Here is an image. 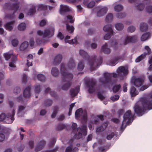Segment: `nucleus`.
Masks as SVG:
<instances>
[{
    "mask_svg": "<svg viewBox=\"0 0 152 152\" xmlns=\"http://www.w3.org/2000/svg\"><path fill=\"white\" fill-rule=\"evenodd\" d=\"M46 23V20H43L41 21L39 23V25L43 26H45Z\"/></svg>",
    "mask_w": 152,
    "mask_h": 152,
    "instance_id": "nucleus-55",
    "label": "nucleus"
},
{
    "mask_svg": "<svg viewBox=\"0 0 152 152\" xmlns=\"http://www.w3.org/2000/svg\"><path fill=\"white\" fill-rule=\"evenodd\" d=\"M115 27L117 30L121 31L124 28V25L121 23H118L115 25Z\"/></svg>",
    "mask_w": 152,
    "mask_h": 152,
    "instance_id": "nucleus-30",
    "label": "nucleus"
},
{
    "mask_svg": "<svg viewBox=\"0 0 152 152\" xmlns=\"http://www.w3.org/2000/svg\"><path fill=\"white\" fill-rule=\"evenodd\" d=\"M113 34V32L112 33H110L107 34L104 36V39L106 40L109 39L110 38L111 35Z\"/></svg>",
    "mask_w": 152,
    "mask_h": 152,
    "instance_id": "nucleus-47",
    "label": "nucleus"
},
{
    "mask_svg": "<svg viewBox=\"0 0 152 152\" xmlns=\"http://www.w3.org/2000/svg\"><path fill=\"white\" fill-rule=\"evenodd\" d=\"M9 104L10 107H12L11 109V111L10 112V113H11V112L12 111V109H14L15 110V109L14 107H13V105H14V103L13 102L11 101H9Z\"/></svg>",
    "mask_w": 152,
    "mask_h": 152,
    "instance_id": "nucleus-58",
    "label": "nucleus"
},
{
    "mask_svg": "<svg viewBox=\"0 0 152 152\" xmlns=\"http://www.w3.org/2000/svg\"><path fill=\"white\" fill-rule=\"evenodd\" d=\"M146 11L149 13L152 12V6L149 5L147 6L146 7Z\"/></svg>",
    "mask_w": 152,
    "mask_h": 152,
    "instance_id": "nucleus-44",
    "label": "nucleus"
},
{
    "mask_svg": "<svg viewBox=\"0 0 152 152\" xmlns=\"http://www.w3.org/2000/svg\"><path fill=\"white\" fill-rule=\"evenodd\" d=\"M111 45L115 49H116L118 47V43L116 40H114L112 42Z\"/></svg>",
    "mask_w": 152,
    "mask_h": 152,
    "instance_id": "nucleus-42",
    "label": "nucleus"
},
{
    "mask_svg": "<svg viewBox=\"0 0 152 152\" xmlns=\"http://www.w3.org/2000/svg\"><path fill=\"white\" fill-rule=\"evenodd\" d=\"M80 54L82 56H85L86 57H88V56L87 53L83 50H80Z\"/></svg>",
    "mask_w": 152,
    "mask_h": 152,
    "instance_id": "nucleus-43",
    "label": "nucleus"
},
{
    "mask_svg": "<svg viewBox=\"0 0 152 152\" xmlns=\"http://www.w3.org/2000/svg\"><path fill=\"white\" fill-rule=\"evenodd\" d=\"M16 57L15 56L14 60L10 63L9 65L10 67H16L15 64L16 63Z\"/></svg>",
    "mask_w": 152,
    "mask_h": 152,
    "instance_id": "nucleus-41",
    "label": "nucleus"
},
{
    "mask_svg": "<svg viewBox=\"0 0 152 152\" xmlns=\"http://www.w3.org/2000/svg\"><path fill=\"white\" fill-rule=\"evenodd\" d=\"M26 27V23H21L19 24L18 26V29L20 31H23L25 30Z\"/></svg>",
    "mask_w": 152,
    "mask_h": 152,
    "instance_id": "nucleus-19",
    "label": "nucleus"
},
{
    "mask_svg": "<svg viewBox=\"0 0 152 152\" xmlns=\"http://www.w3.org/2000/svg\"><path fill=\"white\" fill-rule=\"evenodd\" d=\"M113 18V15L112 13H110L107 14V15L106 20L107 21H108L110 20H111Z\"/></svg>",
    "mask_w": 152,
    "mask_h": 152,
    "instance_id": "nucleus-40",
    "label": "nucleus"
},
{
    "mask_svg": "<svg viewBox=\"0 0 152 152\" xmlns=\"http://www.w3.org/2000/svg\"><path fill=\"white\" fill-rule=\"evenodd\" d=\"M84 68V65L83 63L81 62H80L78 65L77 69L79 71L82 70Z\"/></svg>",
    "mask_w": 152,
    "mask_h": 152,
    "instance_id": "nucleus-39",
    "label": "nucleus"
},
{
    "mask_svg": "<svg viewBox=\"0 0 152 152\" xmlns=\"http://www.w3.org/2000/svg\"><path fill=\"white\" fill-rule=\"evenodd\" d=\"M66 22H69L71 23H72L74 21V18L70 15H68L66 17Z\"/></svg>",
    "mask_w": 152,
    "mask_h": 152,
    "instance_id": "nucleus-34",
    "label": "nucleus"
},
{
    "mask_svg": "<svg viewBox=\"0 0 152 152\" xmlns=\"http://www.w3.org/2000/svg\"><path fill=\"white\" fill-rule=\"evenodd\" d=\"M120 87L121 86L120 85H116L114 87L113 91L115 92H117L119 90Z\"/></svg>",
    "mask_w": 152,
    "mask_h": 152,
    "instance_id": "nucleus-49",
    "label": "nucleus"
},
{
    "mask_svg": "<svg viewBox=\"0 0 152 152\" xmlns=\"http://www.w3.org/2000/svg\"><path fill=\"white\" fill-rule=\"evenodd\" d=\"M137 37L136 35L127 36L123 44L126 45L130 42H134L137 40Z\"/></svg>",
    "mask_w": 152,
    "mask_h": 152,
    "instance_id": "nucleus-11",
    "label": "nucleus"
},
{
    "mask_svg": "<svg viewBox=\"0 0 152 152\" xmlns=\"http://www.w3.org/2000/svg\"><path fill=\"white\" fill-rule=\"evenodd\" d=\"M149 63L150 64L149 68V69L150 70H152V57L151 58V59L149 60L148 61Z\"/></svg>",
    "mask_w": 152,
    "mask_h": 152,
    "instance_id": "nucleus-61",
    "label": "nucleus"
},
{
    "mask_svg": "<svg viewBox=\"0 0 152 152\" xmlns=\"http://www.w3.org/2000/svg\"><path fill=\"white\" fill-rule=\"evenodd\" d=\"M78 150L77 148H73L72 146H68L66 148L65 152H76Z\"/></svg>",
    "mask_w": 152,
    "mask_h": 152,
    "instance_id": "nucleus-21",
    "label": "nucleus"
},
{
    "mask_svg": "<svg viewBox=\"0 0 152 152\" xmlns=\"http://www.w3.org/2000/svg\"><path fill=\"white\" fill-rule=\"evenodd\" d=\"M12 44L13 46H16L18 44V41L16 39H13L12 41Z\"/></svg>",
    "mask_w": 152,
    "mask_h": 152,
    "instance_id": "nucleus-46",
    "label": "nucleus"
},
{
    "mask_svg": "<svg viewBox=\"0 0 152 152\" xmlns=\"http://www.w3.org/2000/svg\"><path fill=\"white\" fill-rule=\"evenodd\" d=\"M66 29L70 33H71L74 31V28L72 26L66 24Z\"/></svg>",
    "mask_w": 152,
    "mask_h": 152,
    "instance_id": "nucleus-38",
    "label": "nucleus"
},
{
    "mask_svg": "<svg viewBox=\"0 0 152 152\" xmlns=\"http://www.w3.org/2000/svg\"><path fill=\"white\" fill-rule=\"evenodd\" d=\"M117 73H107L105 77L102 78L100 82L102 84H106L110 82V78L112 77H116L119 76L124 77L128 73V70L127 67L124 66H120L117 69Z\"/></svg>",
    "mask_w": 152,
    "mask_h": 152,
    "instance_id": "nucleus-2",
    "label": "nucleus"
},
{
    "mask_svg": "<svg viewBox=\"0 0 152 152\" xmlns=\"http://www.w3.org/2000/svg\"><path fill=\"white\" fill-rule=\"evenodd\" d=\"M133 117L131 111L128 110L125 113L124 116V120L122 123V126H124L129 124L131 122V120Z\"/></svg>",
    "mask_w": 152,
    "mask_h": 152,
    "instance_id": "nucleus-5",
    "label": "nucleus"
},
{
    "mask_svg": "<svg viewBox=\"0 0 152 152\" xmlns=\"http://www.w3.org/2000/svg\"><path fill=\"white\" fill-rule=\"evenodd\" d=\"M123 9V6L120 4L116 5L114 7V10L115 11L117 12L121 11Z\"/></svg>",
    "mask_w": 152,
    "mask_h": 152,
    "instance_id": "nucleus-33",
    "label": "nucleus"
},
{
    "mask_svg": "<svg viewBox=\"0 0 152 152\" xmlns=\"http://www.w3.org/2000/svg\"><path fill=\"white\" fill-rule=\"evenodd\" d=\"M104 31H109L110 33H112L113 30L112 29V26L110 25H107L104 26L103 28Z\"/></svg>",
    "mask_w": 152,
    "mask_h": 152,
    "instance_id": "nucleus-28",
    "label": "nucleus"
},
{
    "mask_svg": "<svg viewBox=\"0 0 152 152\" xmlns=\"http://www.w3.org/2000/svg\"><path fill=\"white\" fill-rule=\"evenodd\" d=\"M69 66L71 69L75 67V64L73 61L71 60L69 62Z\"/></svg>",
    "mask_w": 152,
    "mask_h": 152,
    "instance_id": "nucleus-48",
    "label": "nucleus"
},
{
    "mask_svg": "<svg viewBox=\"0 0 152 152\" xmlns=\"http://www.w3.org/2000/svg\"><path fill=\"white\" fill-rule=\"evenodd\" d=\"M148 28L147 25L146 23H142L140 24V29L142 32L146 31Z\"/></svg>",
    "mask_w": 152,
    "mask_h": 152,
    "instance_id": "nucleus-20",
    "label": "nucleus"
},
{
    "mask_svg": "<svg viewBox=\"0 0 152 152\" xmlns=\"http://www.w3.org/2000/svg\"><path fill=\"white\" fill-rule=\"evenodd\" d=\"M28 42H25L21 44L20 48L21 50H23L26 49L28 47Z\"/></svg>",
    "mask_w": 152,
    "mask_h": 152,
    "instance_id": "nucleus-27",
    "label": "nucleus"
},
{
    "mask_svg": "<svg viewBox=\"0 0 152 152\" xmlns=\"http://www.w3.org/2000/svg\"><path fill=\"white\" fill-rule=\"evenodd\" d=\"M45 143V142L44 140H42L38 142L35 147V151L36 152H38L41 150Z\"/></svg>",
    "mask_w": 152,
    "mask_h": 152,
    "instance_id": "nucleus-13",
    "label": "nucleus"
},
{
    "mask_svg": "<svg viewBox=\"0 0 152 152\" xmlns=\"http://www.w3.org/2000/svg\"><path fill=\"white\" fill-rule=\"evenodd\" d=\"M107 125L108 124L107 123H105L103 124L100 127H99L97 129L96 132H99L103 131L106 128Z\"/></svg>",
    "mask_w": 152,
    "mask_h": 152,
    "instance_id": "nucleus-23",
    "label": "nucleus"
},
{
    "mask_svg": "<svg viewBox=\"0 0 152 152\" xmlns=\"http://www.w3.org/2000/svg\"><path fill=\"white\" fill-rule=\"evenodd\" d=\"M37 78L38 80L41 81H43L45 79V76L42 74H38L37 75Z\"/></svg>",
    "mask_w": 152,
    "mask_h": 152,
    "instance_id": "nucleus-45",
    "label": "nucleus"
},
{
    "mask_svg": "<svg viewBox=\"0 0 152 152\" xmlns=\"http://www.w3.org/2000/svg\"><path fill=\"white\" fill-rule=\"evenodd\" d=\"M40 89V86L39 85H37L35 86V90L37 93H38L39 92Z\"/></svg>",
    "mask_w": 152,
    "mask_h": 152,
    "instance_id": "nucleus-53",
    "label": "nucleus"
},
{
    "mask_svg": "<svg viewBox=\"0 0 152 152\" xmlns=\"http://www.w3.org/2000/svg\"><path fill=\"white\" fill-rule=\"evenodd\" d=\"M37 34L38 36L42 37L43 38H45L44 31L40 30H38L37 31Z\"/></svg>",
    "mask_w": 152,
    "mask_h": 152,
    "instance_id": "nucleus-37",
    "label": "nucleus"
},
{
    "mask_svg": "<svg viewBox=\"0 0 152 152\" xmlns=\"http://www.w3.org/2000/svg\"><path fill=\"white\" fill-rule=\"evenodd\" d=\"M95 83L93 82L91 83L89 86L88 91L90 93L93 92L94 90Z\"/></svg>",
    "mask_w": 152,
    "mask_h": 152,
    "instance_id": "nucleus-32",
    "label": "nucleus"
},
{
    "mask_svg": "<svg viewBox=\"0 0 152 152\" xmlns=\"http://www.w3.org/2000/svg\"><path fill=\"white\" fill-rule=\"evenodd\" d=\"M144 49L147 51V53L144 52L140 56L137 57L135 61L137 63L141 61L145 58L147 55L150 54L151 53V49L148 46H145Z\"/></svg>",
    "mask_w": 152,
    "mask_h": 152,
    "instance_id": "nucleus-6",
    "label": "nucleus"
},
{
    "mask_svg": "<svg viewBox=\"0 0 152 152\" xmlns=\"http://www.w3.org/2000/svg\"><path fill=\"white\" fill-rule=\"evenodd\" d=\"M133 81L135 86L139 88V89L141 91H144L149 86L148 85H142L144 82V80L141 77L134 78Z\"/></svg>",
    "mask_w": 152,
    "mask_h": 152,
    "instance_id": "nucleus-4",
    "label": "nucleus"
},
{
    "mask_svg": "<svg viewBox=\"0 0 152 152\" xmlns=\"http://www.w3.org/2000/svg\"><path fill=\"white\" fill-rule=\"evenodd\" d=\"M54 28L52 26L46 28L44 30L45 37H51L54 34Z\"/></svg>",
    "mask_w": 152,
    "mask_h": 152,
    "instance_id": "nucleus-8",
    "label": "nucleus"
},
{
    "mask_svg": "<svg viewBox=\"0 0 152 152\" xmlns=\"http://www.w3.org/2000/svg\"><path fill=\"white\" fill-rule=\"evenodd\" d=\"M5 137L2 134H0V142H2L4 140Z\"/></svg>",
    "mask_w": 152,
    "mask_h": 152,
    "instance_id": "nucleus-64",
    "label": "nucleus"
},
{
    "mask_svg": "<svg viewBox=\"0 0 152 152\" xmlns=\"http://www.w3.org/2000/svg\"><path fill=\"white\" fill-rule=\"evenodd\" d=\"M62 56L61 55H58L56 56L54 59V63L55 64H57L60 63L62 59Z\"/></svg>",
    "mask_w": 152,
    "mask_h": 152,
    "instance_id": "nucleus-29",
    "label": "nucleus"
},
{
    "mask_svg": "<svg viewBox=\"0 0 152 152\" xmlns=\"http://www.w3.org/2000/svg\"><path fill=\"white\" fill-rule=\"evenodd\" d=\"M95 11H97V15L99 17H101L105 14L107 11L106 7H97L95 9Z\"/></svg>",
    "mask_w": 152,
    "mask_h": 152,
    "instance_id": "nucleus-10",
    "label": "nucleus"
},
{
    "mask_svg": "<svg viewBox=\"0 0 152 152\" xmlns=\"http://www.w3.org/2000/svg\"><path fill=\"white\" fill-rule=\"evenodd\" d=\"M14 115L15 110L14 109H12L11 113H9L6 115L4 113H1L0 114V121L5 120V122L7 123H12L14 119Z\"/></svg>",
    "mask_w": 152,
    "mask_h": 152,
    "instance_id": "nucleus-3",
    "label": "nucleus"
},
{
    "mask_svg": "<svg viewBox=\"0 0 152 152\" xmlns=\"http://www.w3.org/2000/svg\"><path fill=\"white\" fill-rule=\"evenodd\" d=\"M148 110L152 109V91L149 94L148 97L143 100L142 102H138L134 107L135 112L139 116L144 114V108Z\"/></svg>",
    "mask_w": 152,
    "mask_h": 152,
    "instance_id": "nucleus-1",
    "label": "nucleus"
},
{
    "mask_svg": "<svg viewBox=\"0 0 152 152\" xmlns=\"http://www.w3.org/2000/svg\"><path fill=\"white\" fill-rule=\"evenodd\" d=\"M136 6L137 9L140 11H142L143 10L145 7L144 5L140 3L137 4L136 5Z\"/></svg>",
    "mask_w": 152,
    "mask_h": 152,
    "instance_id": "nucleus-35",
    "label": "nucleus"
},
{
    "mask_svg": "<svg viewBox=\"0 0 152 152\" xmlns=\"http://www.w3.org/2000/svg\"><path fill=\"white\" fill-rule=\"evenodd\" d=\"M114 133L113 132L111 133V134L108 135L107 136V139L108 140H110L112 138H113V137L114 136Z\"/></svg>",
    "mask_w": 152,
    "mask_h": 152,
    "instance_id": "nucleus-57",
    "label": "nucleus"
},
{
    "mask_svg": "<svg viewBox=\"0 0 152 152\" xmlns=\"http://www.w3.org/2000/svg\"><path fill=\"white\" fill-rule=\"evenodd\" d=\"M119 96L118 95H115L112 96L111 98V99L113 101L117 100L119 98Z\"/></svg>",
    "mask_w": 152,
    "mask_h": 152,
    "instance_id": "nucleus-52",
    "label": "nucleus"
},
{
    "mask_svg": "<svg viewBox=\"0 0 152 152\" xmlns=\"http://www.w3.org/2000/svg\"><path fill=\"white\" fill-rule=\"evenodd\" d=\"M83 3L88 8H91L93 7L95 4L94 1L88 0H84Z\"/></svg>",
    "mask_w": 152,
    "mask_h": 152,
    "instance_id": "nucleus-14",
    "label": "nucleus"
},
{
    "mask_svg": "<svg viewBox=\"0 0 152 152\" xmlns=\"http://www.w3.org/2000/svg\"><path fill=\"white\" fill-rule=\"evenodd\" d=\"M77 41V39L76 38H75L74 39H72L71 40H69V41L68 42V43H69L70 44H73L75 43H76Z\"/></svg>",
    "mask_w": 152,
    "mask_h": 152,
    "instance_id": "nucleus-56",
    "label": "nucleus"
},
{
    "mask_svg": "<svg viewBox=\"0 0 152 152\" xmlns=\"http://www.w3.org/2000/svg\"><path fill=\"white\" fill-rule=\"evenodd\" d=\"M42 40V38L37 37L36 39V42L38 44H39L41 43Z\"/></svg>",
    "mask_w": 152,
    "mask_h": 152,
    "instance_id": "nucleus-54",
    "label": "nucleus"
},
{
    "mask_svg": "<svg viewBox=\"0 0 152 152\" xmlns=\"http://www.w3.org/2000/svg\"><path fill=\"white\" fill-rule=\"evenodd\" d=\"M75 116L76 118H82L84 120H86L87 118L86 113V111H83L81 108L77 110L75 113Z\"/></svg>",
    "mask_w": 152,
    "mask_h": 152,
    "instance_id": "nucleus-9",
    "label": "nucleus"
},
{
    "mask_svg": "<svg viewBox=\"0 0 152 152\" xmlns=\"http://www.w3.org/2000/svg\"><path fill=\"white\" fill-rule=\"evenodd\" d=\"M109 46L110 45L107 44H105L103 45L102 48V51L106 54L110 53V50L109 48Z\"/></svg>",
    "mask_w": 152,
    "mask_h": 152,
    "instance_id": "nucleus-15",
    "label": "nucleus"
},
{
    "mask_svg": "<svg viewBox=\"0 0 152 152\" xmlns=\"http://www.w3.org/2000/svg\"><path fill=\"white\" fill-rule=\"evenodd\" d=\"M30 88L29 87L26 88L24 91L23 95L26 97H29L30 96Z\"/></svg>",
    "mask_w": 152,
    "mask_h": 152,
    "instance_id": "nucleus-22",
    "label": "nucleus"
},
{
    "mask_svg": "<svg viewBox=\"0 0 152 152\" xmlns=\"http://www.w3.org/2000/svg\"><path fill=\"white\" fill-rule=\"evenodd\" d=\"M130 92L132 96H134L138 94V92L134 87H132L130 88Z\"/></svg>",
    "mask_w": 152,
    "mask_h": 152,
    "instance_id": "nucleus-26",
    "label": "nucleus"
},
{
    "mask_svg": "<svg viewBox=\"0 0 152 152\" xmlns=\"http://www.w3.org/2000/svg\"><path fill=\"white\" fill-rule=\"evenodd\" d=\"M32 61L31 60H27V61L26 65L28 66H31L32 65Z\"/></svg>",
    "mask_w": 152,
    "mask_h": 152,
    "instance_id": "nucleus-62",
    "label": "nucleus"
},
{
    "mask_svg": "<svg viewBox=\"0 0 152 152\" xmlns=\"http://www.w3.org/2000/svg\"><path fill=\"white\" fill-rule=\"evenodd\" d=\"M58 73V71L57 68L56 67H53L51 70V74L54 76H57Z\"/></svg>",
    "mask_w": 152,
    "mask_h": 152,
    "instance_id": "nucleus-31",
    "label": "nucleus"
},
{
    "mask_svg": "<svg viewBox=\"0 0 152 152\" xmlns=\"http://www.w3.org/2000/svg\"><path fill=\"white\" fill-rule=\"evenodd\" d=\"M58 37L60 38V39H62L64 38V36L62 34L61 32H59L57 35Z\"/></svg>",
    "mask_w": 152,
    "mask_h": 152,
    "instance_id": "nucleus-60",
    "label": "nucleus"
},
{
    "mask_svg": "<svg viewBox=\"0 0 152 152\" xmlns=\"http://www.w3.org/2000/svg\"><path fill=\"white\" fill-rule=\"evenodd\" d=\"M79 91V87H77L75 89H72L71 90L70 94L72 96H76Z\"/></svg>",
    "mask_w": 152,
    "mask_h": 152,
    "instance_id": "nucleus-25",
    "label": "nucleus"
},
{
    "mask_svg": "<svg viewBox=\"0 0 152 152\" xmlns=\"http://www.w3.org/2000/svg\"><path fill=\"white\" fill-rule=\"evenodd\" d=\"M77 11L79 12H81L83 10V8L80 5H77L76 6Z\"/></svg>",
    "mask_w": 152,
    "mask_h": 152,
    "instance_id": "nucleus-63",
    "label": "nucleus"
},
{
    "mask_svg": "<svg viewBox=\"0 0 152 152\" xmlns=\"http://www.w3.org/2000/svg\"><path fill=\"white\" fill-rule=\"evenodd\" d=\"M135 29V28L133 26H130L128 28V31L130 32H134Z\"/></svg>",
    "mask_w": 152,
    "mask_h": 152,
    "instance_id": "nucleus-51",
    "label": "nucleus"
},
{
    "mask_svg": "<svg viewBox=\"0 0 152 152\" xmlns=\"http://www.w3.org/2000/svg\"><path fill=\"white\" fill-rule=\"evenodd\" d=\"M97 61L96 59H93V60H91L89 63V65L91 68H92V67H93V68H94V69H95L94 67L96 66H98V64H97V63H96Z\"/></svg>",
    "mask_w": 152,
    "mask_h": 152,
    "instance_id": "nucleus-24",
    "label": "nucleus"
},
{
    "mask_svg": "<svg viewBox=\"0 0 152 152\" xmlns=\"http://www.w3.org/2000/svg\"><path fill=\"white\" fill-rule=\"evenodd\" d=\"M65 65L64 64H62L61 67V73L63 75L65 76L66 78L72 79L73 77L72 75L70 74H65V71L66 70L65 68Z\"/></svg>",
    "mask_w": 152,
    "mask_h": 152,
    "instance_id": "nucleus-12",
    "label": "nucleus"
},
{
    "mask_svg": "<svg viewBox=\"0 0 152 152\" xmlns=\"http://www.w3.org/2000/svg\"><path fill=\"white\" fill-rule=\"evenodd\" d=\"M38 10H45L47 8V6L45 4H39L38 6Z\"/></svg>",
    "mask_w": 152,
    "mask_h": 152,
    "instance_id": "nucleus-36",
    "label": "nucleus"
},
{
    "mask_svg": "<svg viewBox=\"0 0 152 152\" xmlns=\"http://www.w3.org/2000/svg\"><path fill=\"white\" fill-rule=\"evenodd\" d=\"M57 111H58V109L57 108H56L54 110L53 113L51 115V116L52 118H54L56 116V113H57Z\"/></svg>",
    "mask_w": 152,
    "mask_h": 152,
    "instance_id": "nucleus-59",
    "label": "nucleus"
},
{
    "mask_svg": "<svg viewBox=\"0 0 152 152\" xmlns=\"http://www.w3.org/2000/svg\"><path fill=\"white\" fill-rule=\"evenodd\" d=\"M13 54H10L9 53H5L4 54V56L5 59L7 60L9 59L11 57V55Z\"/></svg>",
    "mask_w": 152,
    "mask_h": 152,
    "instance_id": "nucleus-50",
    "label": "nucleus"
},
{
    "mask_svg": "<svg viewBox=\"0 0 152 152\" xmlns=\"http://www.w3.org/2000/svg\"><path fill=\"white\" fill-rule=\"evenodd\" d=\"M77 132L75 135V138L79 139L81 137L82 134L86 135L87 134L86 126L83 125L81 129L78 128L77 129Z\"/></svg>",
    "mask_w": 152,
    "mask_h": 152,
    "instance_id": "nucleus-7",
    "label": "nucleus"
},
{
    "mask_svg": "<svg viewBox=\"0 0 152 152\" xmlns=\"http://www.w3.org/2000/svg\"><path fill=\"white\" fill-rule=\"evenodd\" d=\"M71 10V8L66 5H60V13L62 15L63 14L64 12L69 11Z\"/></svg>",
    "mask_w": 152,
    "mask_h": 152,
    "instance_id": "nucleus-16",
    "label": "nucleus"
},
{
    "mask_svg": "<svg viewBox=\"0 0 152 152\" xmlns=\"http://www.w3.org/2000/svg\"><path fill=\"white\" fill-rule=\"evenodd\" d=\"M151 36V34L150 33H146L144 34L141 37V40L142 41H144L150 38Z\"/></svg>",
    "mask_w": 152,
    "mask_h": 152,
    "instance_id": "nucleus-18",
    "label": "nucleus"
},
{
    "mask_svg": "<svg viewBox=\"0 0 152 152\" xmlns=\"http://www.w3.org/2000/svg\"><path fill=\"white\" fill-rule=\"evenodd\" d=\"M15 23V21L14 20L7 23L4 26L5 28L9 31L12 30L13 28L14 24Z\"/></svg>",
    "mask_w": 152,
    "mask_h": 152,
    "instance_id": "nucleus-17",
    "label": "nucleus"
}]
</instances>
